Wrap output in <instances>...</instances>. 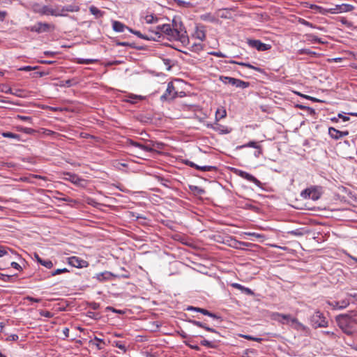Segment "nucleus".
Returning a JSON list of instances; mask_svg holds the SVG:
<instances>
[{
    "mask_svg": "<svg viewBox=\"0 0 357 357\" xmlns=\"http://www.w3.org/2000/svg\"><path fill=\"white\" fill-rule=\"evenodd\" d=\"M269 317L271 320L278 321L281 324H287L291 322V324H296L299 326H303V324L299 322L296 318L292 317L289 314H284L274 312L270 313Z\"/></svg>",
    "mask_w": 357,
    "mask_h": 357,
    "instance_id": "nucleus-3",
    "label": "nucleus"
},
{
    "mask_svg": "<svg viewBox=\"0 0 357 357\" xmlns=\"http://www.w3.org/2000/svg\"><path fill=\"white\" fill-rule=\"evenodd\" d=\"M145 20L148 24L153 23L158 20V19L156 17H154L153 15H147Z\"/></svg>",
    "mask_w": 357,
    "mask_h": 357,
    "instance_id": "nucleus-53",
    "label": "nucleus"
},
{
    "mask_svg": "<svg viewBox=\"0 0 357 357\" xmlns=\"http://www.w3.org/2000/svg\"><path fill=\"white\" fill-rule=\"evenodd\" d=\"M17 275H7L0 273V280L4 282H14Z\"/></svg>",
    "mask_w": 357,
    "mask_h": 357,
    "instance_id": "nucleus-26",
    "label": "nucleus"
},
{
    "mask_svg": "<svg viewBox=\"0 0 357 357\" xmlns=\"http://www.w3.org/2000/svg\"><path fill=\"white\" fill-rule=\"evenodd\" d=\"M17 130L23 132L26 134L31 135L33 134L36 131L33 128H25L22 126H17Z\"/></svg>",
    "mask_w": 357,
    "mask_h": 357,
    "instance_id": "nucleus-37",
    "label": "nucleus"
},
{
    "mask_svg": "<svg viewBox=\"0 0 357 357\" xmlns=\"http://www.w3.org/2000/svg\"><path fill=\"white\" fill-rule=\"evenodd\" d=\"M1 135L6 138L15 139L16 140H20V135L11 132H3Z\"/></svg>",
    "mask_w": 357,
    "mask_h": 357,
    "instance_id": "nucleus-32",
    "label": "nucleus"
},
{
    "mask_svg": "<svg viewBox=\"0 0 357 357\" xmlns=\"http://www.w3.org/2000/svg\"><path fill=\"white\" fill-rule=\"evenodd\" d=\"M354 8V6L347 4V3H342L341 5H337L333 8H331L326 10L328 13L335 14V13H341L344 12H349L352 10Z\"/></svg>",
    "mask_w": 357,
    "mask_h": 357,
    "instance_id": "nucleus-12",
    "label": "nucleus"
},
{
    "mask_svg": "<svg viewBox=\"0 0 357 357\" xmlns=\"http://www.w3.org/2000/svg\"><path fill=\"white\" fill-rule=\"evenodd\" d=\"M128 144L129 145L133 146H135V147L139 148V149H141L142 150H143L144 144H140V143L137 142H135V141H134V140H132V139H128Z\"/></svg>",
    "mask_w": 357,
    "mask_h": 357,
    "instance_id": "nucleus-46",
    "label": "nucleus"
},
{
    "mask_svg": "<svg viewBox=\"0 0 357 357\" xmlns=\"http://www.w3.org/2000/svg\"><path fill=\"white\" fill-rule=\"evenodd\" d=\"M248 44L251 47L261 52L268 50L271 48V45L264 43L259 40H248Z\"/></svg>",
    "mask_w": 357,
    "mask_h": 357,
    "instance_id": "nucleus-11",
    "label": "nucleus"
},
{
    "mask_svg": "<svg viewBox=\"0 0 357 357\" xmlns=\"http://www.w3.org/2000/svg\"><path fill=\"white\" fill-rule=\"evenodd\" d=\"M196 169L200 170L202 172H211V171H215L217 169V167L215 166H211V165H204V166L197 165V167H196Z\"/></svg>",
    "mask_w": 357,
    "mask_h": 357,
    "instance_id": "nucleus-33",
    "label": "nucleus"
},
{
    "mask_svg": "<svg viewBox=\"0 0 357 357\" xmlns=\"http://www.w3.org/2000/svg\"><path fill=\"white\" fill-rule=\"evenodd\" d=\"M90 13L95 15L96 18H100L103 16L104 12L98 9L97 7L94 6H91L89 8Z\"/></svg>",
    "mask_w": 357,
    "mask_h": 357,
    "instance_id": "nucleus-28",
    "label": "nucleus"
},
{
    "mask_svg": "<svg viewBox=\"0 0 357 357\" xmlns=\"http://www.w3.org/2000/svg\"><path fill=\"white\" fill-rule=\"evenodd\" d=\"M112 28L116 32H123L125 29L128 30V29H130L128 26L119 21H114L112 22Z\"/></svg>",
    "mask_w": 357,
    "mask_h": 357,
    "instance_id": "nucleus-23",
    "label": "nucleus"
},
{
    "mask_svg": "<svg viewBox=\"0 0 357 357\" xmlns=\"http://www.w3.org/2000/svg\"><path fill=\"white\" fill-rule=\"evenodd\" d=\"M310 323L313 328H325L328 325V321L320 311H316L310 318Z\"/></svg>",
    "mask_w": 357,
    "mask_h": 357,
    "instance_id": "nucleus-5",
    "label": "nucleus"
},
{
    "mask_svg": "<svg viewBox=\"0 0 357 357\" xmlns=\"http://www.w3.org/2000/svg\"><path fill=\"white\" fill-rule=\"evenodd\" d=\"M350 302L348 299H343L340 301L328 302V304L332 307L333 309H344L349 305Z\"/></svg>",
    "mask_w": 357,
    "mask_h": 357,
    "instance_id": "nucleus-17",
    "label": "nucleus"
},
{
    "mask_svg": "<svg viewBox=\"0 0 357 357\" xmlns=\"http://www.w3.org/2000/svg\"><path fill=\"white\" fill-rule=\"evenodd\" d=\"M93 344L96 345V348L99 350L102 349L105 343L102 339L95 337L93 341H91Z\"/></svg>",
    "mask_w": 357,
    "mask_h": 357,
    "instance_id": "nucleus-29",
    "label": "nucleus"
},
{
    "mask_svg": "<svg viewBox=\"0 0 357 357\" xmlns=\"http://www.w3.org/2000/svg\"><path fill=\"white\" fill-rule=\"evenodd\" d=\"M35 13L39 14L40 15H46V16H54V17H60L61 15L59 13V5H55L54 6L43 5L41 6H38L34 9Z\"/></svg>",
    "mask_w": 357,
    "mask_h": 357,
    "instance_id": "nucleus-4",
    "label": "nucleus"
},
{
    "mask_svg": "<svg viewBox=\"0 0 357 357\" xmlns=\"http://www.w3.org/2000/svg\"><path fill=\"white\" fill-rule=\"evenodd\" d=\"M88 305L93 310H98L100 307V304L96 302H91L88 304Z\"/></svg>",
    "mask_w": 357,
    "mask_h": 357,
    "instance_id": "nucleus-54",
    "label": "nucleus"
},
{
    "mask_svg": "<svg viewBox=\"0 0 357 357\" xmlns=\"http://www.w3.org/2000/svg\"><path fill=\"white\" fill-rule=\"evenodd\" d=\"M68 264L75 268H86L89 265L86 260L82 259L77 257L73 256L68 258Z\"/></svg>",
    "mask_w": 357,
    "mask_h": 357,
    "instance_id": "nucleus-10",
    "label": "nucleus"
},
{
    "mask_svg": "<svg viewBox=\"0 0 357 357\" xmlns=\"http://www.w3.org/2000/svg\"><path fill=\"white\" fill-rule=\"evenodd\" d=\"M251 245H252V243H250L243 242V241H237L235 247L236 248L242 249V246L249 247Z\"/></svg>",
    "mask_w": 357,
    "mask_h": 357,
    "instance_id": "nucleus-52",
    "label": "nucleus"
},
{
    "mask_svg": "<svg viewBox=\"0 0 357 357\" xmlns=\"http://www.w3.org/2000/svg\"><path fill=\"white\" fill-rule=\"evenodd\" d=\"M201 307H194V306H188L186 308V310L188 311H195L199 312V310H201Z\"/></svg>",
    "mask_w": 357,
    "mask_h": 357,
    "instance_id": "nucleus-60",
    "label": "nucleus"
},
{
    "mask_svg": "<svg viewBox=\"0 0 357 357\" xmlns=\"http://www.w3.org/2000/svg\"><path fill=\"white\" fill-rule=\"evenodd\" d=\"M128 98H129V100H128V102H129L132 104L136 103L137 100H142L144 99V97H142L141 96L134 95V94H130L128 96Z\"/></svg>",
    "mask_w": 357,
    "mask_h": 357,
    "instance_id": "nucleus-35",
    "label": "nucleus"
},
{
    "mask_svg": "<svg viewBox=\"0 0 357 357\" xmlns=\"http://www.w3.org/2000/svg\"><path fill=\"white\" fill-rule=\"evenodd\" d=\"M172 29H176V31L181 32H186L185 30V27L181 22L177 21L176 18H174L172 20Z\"/></svg>",
    "mask_w": 357,
    "mask_h": 357,
    "instance_id": "nucleus-25",
    "label": "nucleus"
},
{
    "mask_svg": "<svg viewBox=\"0 0 357 357\" xmlns=\"http://www.w3.org/2000/svg\"><path fill=\"white\" fill-rule=\"evenodd\" d=\"M40 264L47 268H51L53 267V263L51 260L49 259H42L40 261Z\"/></svg>",
    "mask_w": 357,
    "mask_h": 357,
    "instance_id": "nucleus-43",
    "label": "nucleus"
},
{
    "mask_svg": "<svg viewBox=\"0 0 357 357\" xmlns=\"http://www.w3.org/2000/svg\"><path fill=\"white\" fill-rule=\"evenodd\" d=\"M9 252L13 253V250L8 248L0 247V257L9 255Z\"/></svg>",
    "mask_w": 357,
    "mask_h": 357,
    "instance_id": "nucleus-39",
    "label": "nucleus"
},
{
    "mask_svg": "<svg viewBox=\"0 0 357 357\" xmlns=\"http://www.w3.org/2000/svg\"><path fill=\"white\" fill-rule=\"evenodd\" d=\"M307 40L311 43H318L319 44L324 43V42L321 40V38H319L317 36L313 35V34H307Z\"/></svg>",
    "mask_w": 357,
    "mask_h": 357,
    "instance_id": "nucleus-31",
    "label": "nucleus"
},
{
    "mask_svg": "<svg viewBox=\"0 0 357 357\" xmlns=\"http://www.w3.org/2000/svg\"><path fill=\"white\" fill-rule=\"evenodd\" d=\"M232 86H235L236 87L240 89H245L250 86V83L248 82H245L243 80L235 78L234 83Z\"/></svg>",
    "mask_w": 357,
    "mask_h": 357,
    "instance_id": "nucleus-27",
    "label": "nucleus"
},
{
    "mask_svg": "<svg viewBox=\"0 0 357 357\" xmlns=\"http://www.w3.org/2000/svg\"><path fill=\"white\" fill-rule=\"evenodd\" d=\"M97 61L96 59H79L77 63L80 64H91Z\"/></svg>",
    "mask_w": 357,
    "mask_h": 357,
    "instance_id": "nucleus-44",
    "label": "nucleus"
},
{
    "mask_svg": "<svg viewBox=\"0 0 357 357\" xmlns=\"http://www.w3.org/2000/svg\"><path fill=\"white\" fill-rule=\"evenodd\" d=\"M247 147H252V148H254V149H259V153H262V149H261V146H259L257 142H254V141H250L247 144H245L243 145H241V146H237V149H243V148H247Z\"/></svg>",
    "mask_w": 357,
    "mask_h": 357,
    "instance_id": "nucleus-24",
    "label": "nucleus"
},
{
    "mask_svg": "<svg viewBox=\"0 0 357 357\" xmlns=\"http://www.w3.org/2000/svg\"><path fill=\"white\" fill-rule=\"evenodd\" d=\"M79 10V7L76 5L70 4L66 6H59V13L61 14L60 17H66L68 16L67 13H73L78 12Z\"/></svg>",
    "mask_w": 357,
    "mask_h": 357,
    "instance_id": "nucleus-14",
    "label": "nucleus"
},
{
    "mask_svg": "<svg viewBox=\"0 0 357 357\" xmlns=\"http://www.w3.org/2000/svg\"><path fill=\"white\" fill-rule=\"evenodd\" d=\"M241 337L246 339V340H252V341H255V342H261L263 339L262 338H260V337H252L250 335H241Z\"/></svg>",
    "mask_w": 357,
    "mask_h": 357,
    "instance_id": "nucleus-42",
    "label": "nucleus"
},
{
    "mask_svg": "<svg viewBox=\"0 0 357 357\" xmlns=\"http://www.w3.org/2000/svg\"><path fill=\"white\" fill-rule=\"evenodd\" d=\"M328 134L331 138L337 140L343 137L347 136L349 135V131H340L335 128L330 127L328 128Z\"/></svg>",
    "mask_w": 357,
    "mask_h": 357,
    "instance_id": "nucleus-15",
    "label": "nucleus"
},
{
    "mask_svg": "<svg viewBox=\"0 0 357 357\" xmlns=\"http://www.w3.org/2000/svg\"><path fill=\"white\" fill-rule=\"evenodd\" d=\"M212 55L220 58H225V55L221 52H213L211 53Z\"/></svg>",
    "mask_w": 357,
    "mask_h": 357,
    "instance_id": "nucleus-61",
    "label": "nucleus"
},
{
    "mask_svg": "<svg viewBox=\"0 0 357 357\" xmlns=\"http://www.w3.org/2000/svg\"><path fill=\"white\" fill-rule=\"evenodd\" d=\"M201 345L206 347L207 348H215L216 345L213 341H208L206 339H204L200 342Z\"/></svg>",
    "mask_w": 357,
    "mask_h": 357,
    "instance_id": "nucleus-36",
    "label": "nucleus"
},
{
    "mask_svg": "<svg viewBox=\"0 0 357 357\" xmlns=\"http://www.w3.org/2000/svg\"><path fill=\"white\" fill-rule=\"evenodd\" d=\"M353 312L351 314H342L336 316L335 321L338 327L347 335H352L354 333L351 325L353 321Z\"/></svg>",
    "mask_w": 357,
    "mask_h": 357,
    "instance_id": "nucleus-2",
    "label": "nucleus"
},
{
    "mask_svg": "<svg viewBox=\"0 0 357 357\" xmlns=\"http://www.w3.org/2000/svg\"><path fill=\"white\" fill-rule=\"evenodd\" d=\"M185 164L187 165L188 166L195 168V169H196V167H197V165H196L195 163H194L193 162L190 161V160H186L185 162Z\"/></svg>",
    "mask_w": 357,
    "mask_h": 357,
    "instance_id": "nucleus-63",
    "label": "nucleus"
},
{
    "mask_svg": "<svg viewBox=\"0 0 357 357\" xmlns=\"http://www.w3.org/2000/svg\"><path fill=\"white\" fill-rule=\"evenodd\" d=\"M22 92V90L15 89V91H13L11 88H8L7 90L5 91L6 93H10V94L15 95L18 97L22 96V95H21Z\"/></svg>",
    "mask_w": 357,
    "mask_h": 357,
    "instance_id": "nucleus-40",
    "label": "nucleus"
},
{
    "mask_svg": "<svg viewBox=\"0 0 357 357\" xmlns=\"http://www.w3.org/2000/svg\"><path fill=\"white\" fill-rule=\"evenodd\" d=\"M19 339V337L16 334H12L6 338V341H17Z\"/></svg>",
    "mask_w": 357,
    "mask_h": 357,
    "instance_id": "nucleus-55",
    "label": "nucleus"
},
{
    "mask_svg": "<svg viewBox=\"0 0 357 357\" xmlns=\"http://www.w3.org/2000/svg\"><path fill=\"white\" fill-rule=\"evenodd\" d=\"M301 196L303 199H311L312 200H317L321 197V192L316 187H310L305 189L301 193Z\"/></svg>",
    "mask_w": 357,
    "mask_h": 357,
    "instance_id": "nucleus-7",
    "label": "nucleus"
},
{
    "mask_svg": "<svg viewBox=\"0 0 357 357\" xmlns=\"http://www.w3.org/2000/svg\"><path fill=\"white\" fill-rule=\"evenodd\" d=\"M157 31L162 36V33L165 34L169 40H178L183 44L188 43L189 38L186 32H181L176 29H172V26L169 24L158 25L156 27Z\"/></svg>",
    "mask_w": 357,
    "mask_h": 357,
    "instance_id": "nucleus-1",
    "label": "nucleus"
},
{
    "mask_svg": "<svg viewBox=\"0 0 357 357\" xmlns=\"http://www.w3.org/2000/svg\"><path fill=\"white\" fill-rule=\"evenodd\" d=\"M183 342H184V344L186 346H188V347H190L192 349H194V350L197 351L201 350V348L198 345H197V344H192L190 343L189 341H184Z\"/></svg>",
    "mask_w": 357,
    "mask_h": 357,
    "instance_id": "nucleus-50",
    "label": "nucleus"
},
{
    "mask_svg": "<svg viewBox=\"0 0 357 357\" xmlns=\"http://www.w3.org/2000/svg\"><path fill=\"white\" fill-rule=\"evenodd\" d=\"M228 63H231V64H237V65H239V66H241L247 67L248 68L253 69V70H256L257 72H259V73H262L263 72V70L261 68L252 66V64H250L249 63L239 62V61H234V60H230L229 61H228Z\"/></svg>",
    "mask_w": 357,
    "mask_h": 357,
    "instance_id": "nucleus-21",
    "label": "nucleus"
},
{
    "mask_svg": "<svg viewBox=\"0 0 357 357\" xmlns=\"http://www.w3.org/2000/svg\"><path fill=\"white\" fill-rule=\"evenodd\" d=\"M219 79L225 84L233 85L235 81V78L227 77V76H220Z\"/></svg>",
    "mask_w": 357,
    "mask_h": 357,
    "instance_id": "nucleus-30",
    "label": "nucleus"
},
{
    "mask_svg": "<svg viewBox=\"0 0 357 357\" xmlns=\"http://www.w3.org/2000/svg\"><path fill=\"white\" fill-rule=\"evenodd\" d=\"M189 188L191 191H192L193 192H195L197 195H202L205 192L204 189H202L198 186H196V185H190Z\"/></svg>",
    "mask_w": 357,
    "mask_h": 357,
    "instance_id": "nucleus-38",
    "label": "nucleus"
},
{
    "mask_svg": "<svg viewBox=\"0 0 357 357\" xmlns=\"http://www.w3.org/2000/svg\"><path fill=\"white\" fill-rule=\"evenodd\" d=\"M299 54H306V55H315L316 53L314 52L311 51L310 49H301L298 50Z\"/></svg>",
    "mask_w": 357,
    "mask_h": 357,
    "instance_id": "nucleus-45",
    "label": "nucleus"
},
{
    "mask_svg": "<svg viewBox=\"0 0 357 357\" xmlns=\"http://www.w3.org/2000/svg\"><path fill=\"white\" fill-rule=\"evenodd\" d=\"M177 92L175 91V87L173 83L169 82L165 92L160 97V100L162 101L171 100L175 98Z\"/></svg>",
    "mask_w": 357,
    "mask_h": 357,
    "instance_id": "nucleus-8",
    "label": "nucleus"
},
{
    "mask_svg": "<svg viewBox=\"0 0 357 357\" xmlns=\"http://www.w3.org/2000/svg\"><path fill=\"white\" fill-rule=\"evenodd\" d=\"M38 68V66H25L21 67L20 68H19V70L27 72V71L34 70Z\"/></svg>",
    "mask_w": 357,
    "mask_h": 357,
    "instance_id": "nucleus-49",
    "label": "nucleus"
},
{
    "mask_svg": "<svg viewBox=\"0 0 357 357\" xmlns=\"http://www.w3.org/2000/svg\"><path fill=\"white\" fill-rule=\"evenodd\" d=\"M188 322L191 323L192 324H193V325H195V326H196L197 327L204 328V330H206V331H207L208 332H211V333H216V334H219V333L215 329L209 327L206 324H204L203 322H201L199 321L190 319L188 321Z\"/></svg>",
    "mask_w": 357,
    "mask_h": 357,
    "instance_id": "nucleus-19",
    "label": "nucleus"
},
{
    "mask_svg": "<svg viewBox=\"0 0 357 357\" xmlns=\"http://www.w3.org/2000/svg\"><path fill=\"white\" fill-rule=\"evenodd\" d=\"M10 266L13 268L17 269L18 271H22V270L21 266L18 263H17V262H15V261L11 262L10 263Z\"/></svg>",
    "mask_w": 357,
    "mask_h": 357,
    "instance_id": "nucleus-59",
    "label": "nucleus"
},
{
    "mask_svg": "<svg viewBox=\"0 0 357 357\" xmlns=\"http://www.w3.org/2000/svg\"><path fill=\"white\" fill-rule=\"evenodd\" d=\"M227 112L224 109H218L215 112V120L218 121L226 116Z\"/></svg>",
    "mask_w": 357,
    "mask_h": 357,
    "instance_id": "nucleus-34",
    "label": "nucleus"
},
{
    "mask_svg": "<svg viewBox=\"0 0 357 357\" xmlns=\"http://www.w3.org/2000/svg\"><path fill=\"white\" fill-rule=\"evenodd\" d=\"M114 344L116 347L119 348V349L122 350L124 353L126 352L127 351V349L126 347V346L122 344L121 342L119 341H116L114 342Z\"/></svg>",
    "mask_w": 357,
    "mask_h": 357,
    "instance_id": "nucleus-48",
    "label": "nucleus"
},
{
    "mask_svg": "<svg viewBox=\"0 0 357 357\" xmlns=\"http://www.w3.org/2000/svg\"><path fill=\"white\" fill-rule=\"evenodd\" d=\"M63 174L65 176L63 179L70 181L75 185H79L81 182L84 181L78 175L71 172H63Z\"/></svg>",
    "mask_w": 357,
    "mask_h": 357,
    "instance_id": "nucleus-16",
    "label": "nucleus"
},
{
    "mask_svg": "<svg viewBox=\"0 0 357 357\" xmlns=\"http://www.w3.org/2000/svg\"><path fill=\"white\" fill-rule=\"evenodd\" d=\"M193 36L195 38L200 40L201 41L204 40L206 38L205 27L204 26H197Z\"/></svg>",
    "mask_w": 357,
    "mask_h": 357,
    "instance_id": "nucleus-20",
    "label": "nucleus"
},
{
    "mask_svg": "<svg viewBox=\"0 0 357 357\" xmlns=\"http://www.w3.org/2000/svg\"><path fill=\"white\" fill-rule=\"evenodd\" d=\"M55 29H56V26L53 24L38 22L33 26H31L29 28V30L32 32H36L37 33H41L54 31Z\"/></svg>",
    "mask_w": 357,
    "mask_h": 357,
    "instance_id": "nucleus-6",
    "label": "nucleus"
},
{
    "mask_svg": "<svg viewBox=\"0 0 357 357\" xmlns=\"http://www.w3.org/2000/svg\"><path fill=\"white\" fill-rule=\"evenodd\" d=\"M7 15H8V13L6 11L0 10V21L3 22L5 20Z\"/></svg>",
    "mask_w": 357,
    "mask_h": 357,
    "instance_id": "nucleus-64",
    "label": "nucleus"
},
{
    "mask_svg": "<svg viewBox=\"0 0 357 357\" xmlns=\"http://www.w3.org/2000/svg\"><path fill=\"white\" fill-rule=\"evenodd\" d=\"M234 172L236 175L241 176V178H245L250 182L254 183L256 185H257L259 187H261V181L259 180H258L257 178H255L254 176H252V174H250L245 171L238 169H234Z\"/></svg>",
    "mask_w": 357,
    "mask_h": 357,
    "instance_id": "nucleus-9",
    "label": "nucleus"
},
{
    "mask_svg": "<svg viewBox=\"0 0 357 357\" xmlns=\"http://www.w3.org/2000/svg\"><path fill=\"white\" fill-rule=\"evenodd\" d=\"M128 31L135 34V36H137V37L140 38H142V39H144V40H160V38H161V36L160 34L158 33V32H153L152 31V33H154V36H147V35H144L142 34L140 31H136V30H133L132 29L130 28L128 29Z\"/></svg>",
    "mask_w": 357,
    "mask_h": 357,
    "instance_id": "nucleus-13",
    "label": "nucleus"
},
{
    "mask_svg": "<svg viewBox=\"0 0 357 357\" xmlns=\"http://www.w3.org/2000/svg\"><path fill=\"white\" fill-rule=\"evenodd\" d=\"M73 84L72 79L61 80L59 82V84H57L58 86H61V87H63V86L70 87V86H73Z\"/></svg>",
    "mask_w": 357,
    "mask_h": 357,
    "instance_id": "nucleus-41",
    "label": "nucleus"
},
{
    "mask_svg": "<svg viewBox=\"0 0 357 357\" xmlns=\"http://www.w3.org/2000/svg\"><path fill=\"white\" fill-rule=\"evenodd\" d=\"M246 235H248V236H254L257 238H263L264 237V235L262 234H257V233H255V232H248V233H245Z\"/></svg>",
    "mask_w": 357,
    "mask_h": 357,
    "instance_id": "nucleus-56",
    "label": "nucleus"
},
{
    "mask_svg": "<svg viewBox=\"0 0 357 357\" xmlns=\"http://www.w3.org/2000/svg\"><path fill=\"white\" fill-rule=\"evenodd\" d=\"M116 45L117 46H123V47H135L134 43H130L128 42H116Z\"/></svg>",
    "mask_w": 357,
    "mask_h": 357,
    "instance_id": "nucleus-51",
    "label": "nucleus"
},
{
    "mask_svg": "<svg viewBox=\"0 0 357 357\" xmlns=\"http://www.w3.org/2000/svg\"><path fill=\"white\" fill-rule=\"evenodd\" d=\"M106 310L107 311H112L114 312H116V313H119V314H123V312L121 310H116L115 308H114L113 307H111V306H108L106 307Z\"/></svg>",
    "mask_w": 357,
    "mask_h": 357,
    "instance_id": "nucleus-57",
    "label": "nucleus"
},
{
    "mask_svg": "<svg viewBox=\"0 0 357 357\" xmlns=\"http://www.w3.org/2000/svg\"><path fill=\"white\" fill-rule=\"evenodd\" d=\"M231 286L236 289L241 291L243 293H244L247 295H250V296L254 295V292L252 289H250V288L245 287L241 285V284L232 283L231 284Z\"/></svg>",
    "mask_w": 357,
    "mask_h": 357,
    "instance_id": "nucleus-22",
    "label": "nucleus"
},
{
    "mask_svg": "<svg viewBox=\"0 0 357 357\" xmlns=\"http://www.w3.org/2000/svg\"><path fill=\"white\" fill-rule=\"evenodd\" d=\"M17 118L22 121H24L31 120V118L30 116H26L17 115Z\"/></svg>",
    "mask_w": 357,
    "mask_h": 357,
    "instance_id": "nucleus-62",
    "label": "nucleus"
},
{
    "mask_svg": "<svg viewBox=\"0 0 357 357\" xmlns=\"http://www.w3.org/2000/svg\"><path fill=\"white\" fill-rule=\"evenodd\" d=\"M111 277H117V275L112 273L109 271H105L102 273H97L93 278H96L99 282H104L109 280Z\"/></svg>",
    "mask_w": 357,
    "mask_h": 357,
    "instance_id": "nucleus-18",
    "label": "nucleus"
},
{
    "mask_svg": "<svg viewBox=\"0 0 357 357\" xmlns=\"http://www.w3.org/2000/svg\"><path fill=\"white\" fill-rule=\"evenodd\" d=\"M68 272H69V271L66 268H58V269L55 270L54 271H53L51 273V275H52V276H54V275H59L61 273H68Z\"/></svg>",
    "mask_w": 357,
    "mask_h": 357,
    "instance_id": "nucleus-47",
    "label": "nucleus"
},
{
    "mask_svg": "<svg viewBox=\"0 0 357 357\" xmlns=\"http://www.w3.org/2000/svg\"><path fill=\"white\" fill-rule=\"evenodd\" d=\"M40 315L45 317L50 318L53 316L52 313L49 311H41Z\"/></svg>",
    "mask_w": 357,
    "mask_h": 357,
    "instance_id": "nucleus-58",
    "label": "nucleus"
}]
</instances>
